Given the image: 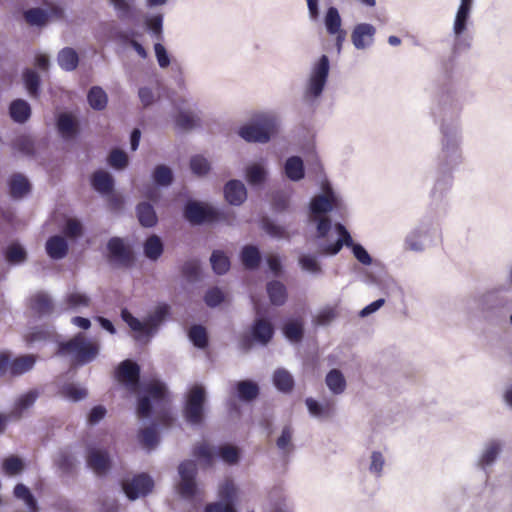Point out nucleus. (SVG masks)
Listing matches in <instances>:
<instances>
[{
  "label": "nucleus",
  "instance_id": "nucleus-1",
  "mask_svg": "<svg viewBox=\"0 0 512 512\" xmlns=\"http://www.w3.org/2000/svg\"><path fill=\"white\" fill-rule=\"evenodd\" d=\"M145 393L138 400L137 414L140 418L154 415V422L152 426L139 431L138 439L144 447L152 449L159 441L156 427H170L174 418L170 412V399L164 384L150 383L146 386Z\"/></svg>",
  "mask_w": 512,
  "mask_h": 512
},
{
  "label": "nucleus",
  "instance_id": "nucleus-2",
  "mask_svg": "<svg viewBox=\"0 0 512 512\" xmlns=\"http://www.w3.org/2000/svg\"><path fill=\"white\" fill-rule=\"evenodd\" d=\"M98 345L88 341L84 334L78 333L68 341L60 342L57 354L72 356L73 362L83 365L91 362L98 354Z\"/></svg>",
  "mask_w": 512,
  "mask_h": 512
},
{
  "label": "nucleus",
  "instance_id": "nucleus-3",
  "mask_svg": "<svg viewBox=\"0 0 512 512\" xmlns=\"http://www.w3.org/2000/svg\"><path fill=\"white\" fill-rule=\"evenodd\" d=\"M206 391L201 385H193L186 395L183 416L191 425H201L205 420Z\"/></svg>",
  "mask_w": 512,
  "mask_h": 512
},
{
  "label": "nucleus",
  "instance_id": "nucleus-4",
  "mask_svg": "<svg viewBox=\"0 0 512 512\" xmlns=\"http://www.w3.org/2000/svg\"><path fill=\"white\" fill-rule=\"evenodd\" d=\"M276 130V119L273 116L262 115L257 123L241 127L239 135L247 142L266 143Z\"/></svg>",
  "mask_w": 512,
  "mask_h": 512
},
{
  "label": "nucleus",
  "instance_id": "nucleus-5",
  "mask_svg": "<svg viewBox=\"0 0 512 512\" xmlns=\"http://www.w3.org/2000/svg\"><path fill=\"white\" fill-rule=\"evenodd\" d=\"M184 216L191 224L194 225L218 221H226L229 223L228 215L224 212L196 201H190L186 204Z\"/></svg>",
  "mask_w": 512,
  "mask_h": 512
},
{
  "label": "nucleus",
  "instance_id": "nucleus-6",
  "mask_svg": "<svg viewBox=\"0 0 512 512\" xmlns=\"http://www.w3.org/2000/svg\"><path fill=\"white\" fill-rule=\"evenodd\" d=\"M328 74L329 59L326 55H322L313 67L306 91L307 95L312 97L320 96L326 84Z\"/></svg>",
  "mask_w": 512,
  "mask_h": 512
},
{
  "label": "nucleus",
  "instance_id": "nucleus-7",
  "mask_svg": "<svg viewBox=\"0 0 512 512\" xmlns=\"http://www.w3.org/2000/svg\"><path fill=\"white\" fill-rule=\"evenodd\" d=\"M116 379L130 392L137 391L140 381V367L131 360H124L116 370Z\"/></svg>",
  "mask_w": 512,
  "mask_h": 512
},
{
  "label": "nucleus",
  "instance_id": "nucleus-8",
  "mask_svg": "<svg viewBox=\"0 0 512 512\" xmlns=\"http://www.w3.org/2000/svg\"><path fill=\"white\" fill-rule=\"evenodd\" d=\"M122 487L130 500H136L148 495L154 487V482L149 475L142 473L134 476L131 481L123 482Z\"/></svg>",
  "mask_w": 512,
  "mask_h": 512
},
{
  "label": "nucleus",
  "instance_id": "nucleus-9",
  "mask_svg": "<svg viewBox=\"0 0 512 512\" xmlns=\"http://www.w3.org/2000/svg\"><path fill=\"white\" fill-rule=\"evenodd\" d=\"M255 309L257 317L251 326V337L255 342L267 345L274 336V326L271 321L261 316L260 309L257 306Z\"/></svg>",
  "mask_w": 512,
  "mask_h": 512
},
{
  "label": "nucleus",
  "instance_id": "nucleus-10",
  "mask_svg": "<svg viewBox=\"0 0 512 512\" xmlns=\"http://www.w3.org/2000/svg\"><path fill=\"white\" fill-rule=\"evenodd\" d=\"M110 259L120 266L130 267L134 262L131 250L125 246L123 240L119 237H112L107 244Z\"/></svg>",
  "mask_w": 512,
  "mask_h": 512
},
{
  "label": "nucleus",
  "instance_id": "nucleus-11",
  "mask_svg": "<svg viewBox=\"0 0 512 512\" xmlns=\"http://www.w3.org/2000/svg\"><path fill=\"white\" fill-rule=\"evenodd\" d=\"M86 461L88 467L93 470L97 476H104L111 467L109 453L106 450L98 448H89Z\"/></svg>",
  "mask_w": 512,
  "mask_h": 512
},
{
  "label": "nucleus",
  "instance_id": "nucleus-12",
  "mask_svg": "<svg viewBox=\"0 0 512 512\" xmlns=\"http://www.w3.org/2000/svg\"><path fill=\"white\" fill-rule=\"evenodd\" d=\"M376 29L368 23L357 24L351 34V40L355 48L362 50L369 47L374 40Z\"/></svg>",
  "mask_w": 512,
  "mask_h": 512
},
{
  "label": "nucleus",
  "instance_id": "nucleus-13",
  "mask_svg": "<svg viewBox=\"0 0 512 512\" xmlns=\"http://www.w3.org/2000/svg\"><path fill=\"white\" fill-rule=\"evenodd\" d=\"M37 397L36 391H29L18 398L15 410L10 415L0 414V433L4 432L10 417L19 418L24 410L34 404Z\"/></svg>",
  "mask_w": 512,
  "mask_h": 512
},
{
  "label": "nucleus",
  "instance_id": "nucleus-14",
  "mask_svg": "<svg viewBox=\"0 0 512 512\" xmlns=\"http://www.w3.org/2000/svg\"><path fill=\"white\" fill-rule=\"evenodd\" d=\"M335 228L339 234V239L333 244L322 246L320 253L323 255H335L342 249L343 245L347 247L354 245L352 237L344 225L337 223Z\"/></svg>",
  "mask_w": 512,
  "mask_h": 512
},
{
  "label": "nucleus",
  "instance_id": "nucleus-15",
  "mask_svg": "<svg viewBox=\"0 0 512 512\" xmlns=\"http://www.w3.org/2000/svg\"><path fill=\"white\" fill-rule=\"evenodd\" d=\"M224 195L230 204L240 205L246 200L247 191L241 181L230 180L224 187Z\"/></svg>",
  "mask_w": 512,
  "mask_h": 512
},
{
  "label": "nucleus",
  "instance_id": "nucleus-16",
  "mask_svg": "<svg viewBox=\"0 0 512 512\" xmlns=\"http://www.w3.org/2000/svg\"><path fill=\"white\" fill-rule=\"evenodd\" d=\"M8 186L13 199H21L29 194L31 190L30 182L20 173H14L10 176Z\"/></svg>",
  "mask_w": 512,
  "mask_h": 512
},
{
  "label": "nucleus",
  "instance_id": "nucleus-17",
  "mask_svg": "<svg viewBox=\"0 0 512 512\" xmlns=\"http://www.w3.org/2000/svg\"><path fill=\"white\" fill-rule=\"evenodd\" d=\"M335 205V197L332 193L315 196L310 203L312 219H318L322 214L329 212Z\"/></svg>",
  "mask_w": 512,
  "mask_h": 512
},
{
  "label": "nucleus",
  "instance_id": "nucleus-18",
  "mask_svg": "<svg viewBox=\"0 0 512 512\" xmlns=\"http://www.w3.org/2000/svg\"><path fill=\"white\" fill-rule=\"evenodd\" d=\"M45 247L49 257L55 260L63 259L68 253V243L64 237L59 235L51 236Z\"/></svg>",
  "mask_w": 512,
  "mask_h": 512
},
{
  "label": "nucleus",
  "instance_id": "nucleus-19",
  "mask_svg": "<svg viewBox=\"0 0 512 512\" xmlns=\"http://www.w3.org/2000/svg\"><path fill=\"white\" fill-rule=\"evenodd\" d=\"M9 115L16 123H25L31 116V107L23 99H16L10 103Z\"/></svg>",
  "mask_w": 512,
  "mask_h": 512
},
{
  "label": "nucleus",
  "instance_id": "nucleus-20",
  "mask_svg": "<svg viewBox=\"0 0 512 512\" xmlns=\"http://www.w3.org/2000/svg\"><path fill=\"white\" fill-rule=\"evenodd\" d=\"M305 403L310 414L321 419H328L332 417L335 411L334 403L332 401L318 403L313 398H307Z\"/></svg>",
  "mask_w": 512,
  "mask_h": 512
},
{
  "label": "nucleus",
  "instance_id": "nucleus-21",
  "mask_svg": "<svg viewBox=\"0 0 512 512\" xmlns=\"http://www.w3.org/2000/svg\"><path fill=\"white\" fill-rule=\"evenodd\" d=\"M120 20H134L138 10L134 0H110Z\"/></svg>",
  "mask_w": 512,
  "mask_h": 512
},
{
  "label": "nucleus",
  "instance_id": "nucleus-22",
  "mask_svg": "<svg viewBox=\"0 0 512 512\" xmlns=\"http://www.w3.org/2000/svg\"><path fill=\"white\" fill-rule=\"evenodd\" d=\"M91 184L96 191L102 194H108L112 192L114 187L112 176L103 170L96 171L92 175Z\"/></svg>",
  "mask_w": 512,
  "mask_h": 512
},
{
  "label": "nucleus",
  "instance_id": "nucleus-23",
  "mask_svg": "<svg viewBox=\"0 0 512 512\" xmlns=\"http://www.w3.org/2000/svg\"><path fill=\"white\" fill-rule=\"evenodd\" d=\"M57 128L59 133L65 139L73 138L78 131V125L72 115L61 113L57 120Z\"/></svg>",
  "mask_w": 512,
  "mask_h": 512
},
{
  "label": "nucleus",
  "instance_id": "nucleus-24",
  "mask_svg": "<svg viewBox=\"0 0 512 512\" xmlns=\"http://www.w3.org/2000/svg\"><path fill=\"white\" fill-rule=\"evenodd\" d=\"M243 266L248 270L257 269L261 262L259 249L254 245H246L242 248L240 254Z\"/></svg>",
  "mask_w": 512,
  "mask_h": 512
},
{
  "label": "nucleus",
  "instance_id": "nucleus-25",
  "mask_svg": "<svg viewBox=\"0 0 512 512\" xmlns=\"http://www.w3.org/2000/svg\"><path fill=\"white\" fill-rule=\"evenodd\" d=\"M139 223L143 227H153L157 224L158 218L153 206L147 202H141L136 207Z\"/></svg>",
  "mask_w": 512,
  "mask_h": 512
},
{
  "label": "nucleus",
  "instance_id": "nucleus-26",
  "mask_svg": "<svg viewBox=\"0 0 512 512\" xmlns=\"http://www.w3.org/2000/svg\"><path fill=\"white\" fill-rule=\"evenodd\" d=\"M267 293L270 302L275 306H282L287 299V290L283 283L274 280L267 284Z\"/></svg>",
  "mask_w": 512,
  "mask_h": 512
},
{
  "label": "nucleus",
  "instance_id": "nucleus-27",
  "mask_svg": "<svg viewBox=\"0 0 512 512\" xmlns=\"http://www.w3.org/2000/svg\"><path fill=\"white\" fill-rule=\"evenodd\" d=\"M57 61L63 70L73 71L78 66L79 57L73 48L65 47L58 53Z\"/></svg>",
  "mask_w": 512,
  "mask_h": 512
},
{
  "label": "nucleus",
  "instance_id": "nucleus-28",
  "mask_svg": "<svg viewBox=\"0 0 512 512\" xmlns=\"http://www.w3.org/2000/svg\"><path fill=\"white\" fill-rule=\"evenodd\" d=\"M286 176L292 181H299L304 177V164L299 156L289 157L284 166Z\"/></svg>",
  "mask_w": 512,
  "mask_h": 512
},
{
  "label": "nucleus",
  "instance_id": "nucleus-29",
  "mask_svg": "<svg viewBox=\"0 0 512 512\" xmlns=\"http://www.w3.org/2000/svg\"><path fill=\"white\" fill-rule=\"evenodd\" d=\"M325 382L333 394H341L346 389V380L342 372L338 369L330 370L326 375Z\"/></svg>",
  "mask_w": 512,
  "mask_h": 512
},
{
  "label": "nucleus",
  "instance_id": "nucleus-30",
  "mask_svg": "<svg viewBox=\"0 0 512 512\" xmlns=\"http://www.w3.org/2000/svg\"><path fill=\"white\" fill-rule=\"evenodd\" d=\"M30 307L39 315H47L52 312L53 303L48 295L38 293L31 298Z\"/></svg>",
  "mask_w": 512,
  "mask_h": 512
},
{
  "label": "nucleus",
  "instance_id": "nucleus-31",
  "mask_svg": "<svg viewBox=\"0 0 512 512\" xmlns=\"http://www.w3.org/2000/svg\"><path fill=\"white\" fill-rule=\"evenodd\" d=\"M87 100L89 105L94 110H104L108 103V97L106 92L99 86H93L88 94H87Z\"/></svg>",
  "mask_w": 512,
  "mask_h": 512
},
{
  "label": "nucleus",
  "instance_id": "nucleus-32",
  "mask_svg": "<svg viewBox=\"0 0 512 512\" xmlns=\"http://www.w3.org/2000/svg\"><path fill=\"white\" fill-rule=\"evenodd\" d=\"M163 250V243L157 235L149 236L144 242V254L150 260L159 259Z\"/></svg>",
  "mask_w": 512,
  "mask_h": 512
},
{
  "label": "nucleus",
  "instance_id": "nucleus-33",
  "mask_svg": "<svg viewBox=\"0 0 512 512\" xmlns=\"http://www.w3.org/2000/svg\"><path fill=\"white\" fill-rule=\"evenodd\" d=\"M35 364V357L33 355H24L14 359L9 366L12 375H21L30 369Z\"/></svg>",
  "mask_w": 512,
  "mask_h": 512
},
{
  "label": "nucleus",
  "instance_id": "nucleus-34",
  "mask_svg": "<svg viewBox=\"0 0 512 512\" xmlns=\"http://www.w3.org/2000/svg\"><path fill=\"white\" fill-rule=\"evenodd\" d=\"M169 314V306L167 304H161L156 307L155 311L146 319V324L149 328L150 336L157 330L160 323Z\"/></svg>",
  "mask_w": 512,
  "mask_h": 512
},
{
  "label": "nucleus",
  "instance_id": "nucleus-35",
  "mask_svg": "<svg viewBox=\"0 0 512 512\" xmlns=\"http://www.w3.org/2000/svg\"><path fill=\"white\" fill-rule=\"evenodd\" d=\"M238 397L243 401H252L259 394V387L250 380H243L237 383Z\"/></svg>",
  "mask_w": 512,
  "mask_h": 512
},
{
  "label": "nucleus",
  "instance_id": "nucleus-36",
  "mask_svg": "<svg viewBox=\"0 0 512 512\" xmlns=\"http://www.w3.org/2000/svg\"><path fill=\"white\" fill-rule=\"evenodd\" d=\"M273 382L276 388L282 392H290L294 386L292 375L285 369H278L274 372Z\"/></svg>",
  "mask_w": 512,
  "mask_h": 512
},
{
  "label": "nucleus",
  "instance_id": "nucleus-37",
  "mask_svg": "<svg viewBox=\"0 0 512 512\" xmlns=\"http://www.w3.org/2000/svg\"><path fill=\"white\" fill-rule=\"evenodd\" d=\"M121 317L131 328V330L139 333L140 335L150 337L149 328L148 325L146 324V320L141 322L139 319L134 317L127 309H122Z\"/></svg>",
  "mask_w": 512,
  "mask_h": 512
},
{
  "label": "nucleus",
  "instance_id": "nucleus-38",
  "mask_svg": "<svg viewBox=\"0 0 512 512\" xmlns=\"http://www.w3.org/2000/svg\"><path fill=\"white\" fill-rule=\"evenodd\" d=\"M174 122L178 129L187 131L193 129L198 125L199 118L194 116L189 111L180 110L174 117Z\"/></svg>",
  "mask_w": 512,
  "mask_h": 512
},
{
  "label": "nucleus",
  "instance_id": "nucleus-39",
  "mask_svg": "<svg viewBox=\"0 0 512 512\" xmlns=\"http://www.w3.org/2000/svg\"><path fill=\"white\" fill-rule=\"evenodd\" d=\"M55 465L64 475H73L75 472V459L66 451L59 452Z\"/></svg>",
  "mask_w": 512,
  "mask_h": 512
},
{
  "label": "nucleus",
  "instance_id": "nucleus-40",
  "mask_svg": "<svg viewBox=\"0 0 512 512\" xmlns=\"http://www.w3.org/2000/svg\"><path fill=\"white\" fill-rule=\"evenodd\" d=\"M210 261L213 271L218 275L225 274L230 268V260L222 251H213Z\"/></svg>",
  "mask_w": 512,
  "mask_h": 512
},
{
  "label": "nucleus",
  "instance_id": "nucleus-41",
  "mask_svg": "<svg viewBox=\"0 0 512 512\" xmlns=\"http://www.w3.org/2000/svg\"><path fill=\"white\" fill-rule=\"evenodd\" d=\"M23 80L30 96L38 97L40 88V77L38 73L32 69H26L23 72Z\"/></svg>",
  "mask_w": 512,
  "mask_h": 512
},
{
  "label": "nucleus",
  "instance_id": "nucleus-42",
  "mask_svg": "<svg viewBox=\"0 0 512 512\" xmlns=\"http://www.w3.org/2000/svg\"><path fill=\"white\" fill-rule=\"evenodd\" d=\"M188 336L196 347L204 349L208 346L207 332L202 325L191 326L188 332Z\"/></svg>",
  "mask_w": 512,
  "mask_h": 512
},
{
  "label": "nucleus",
  "instance_id": "nucleus-43",
  "mask_svg": "<svg viewBox=\"0 0 512 512\" xmlns=\"http://www.w3.org/2000/svg\"><path fill=\"white\" fill-rule=\"evenodd\" d=\"M283 333L290 341L299 342L304 334L303 324L298 320L289 321L285 323Z\"/></svg>",
  "mask_w": 512,
  "mask_h": 512
},
{
  "label": "nucleus",
  "instance_id": "nucleus-44",
  "mask_svg": "<svg viewBox=\"0 0 512 512\" xmlns=\"http://www.w3.org/2000/svg\"><path fill=\"white\" fill-rule=\"evenodd\" d=\"M24 18L29 25L43 26L48 21L47 13L41 8H31L24 12Z\"/></svg>",
  "mask_w": 512,
  "mask_h": 512
},
{
  "label": "nucleus",
  "instance_id": "nucleus-45",
  "mask_svg": "<svg viewBox=\"0 0 512 512\" xmlns=\"http://www.w3.org/2000/svg\"><path fill=\"white\" fill-rule=\"evenodd\" d=\"M325 25L329 34H335L341 29V17L335 7H330L327 10L325 17Z\"/></svg>",
  "mask_w": 512,
  "mask_h": 512
},
{
  "label": "nucleus",
  "instance_id": "nucleus-46",
  "mask_svg": "<svg viewBox=\"0 0 512 512\" xmlns=\"http://www.w3.org/2000/svg\"><path fill=\"white\" fill-rule=\"evenodd\" d=\"M12 147L27 156H32L35 153L34 142L29 136L26 135H21L14 139Z\"/></svg>",
  "mask_w": 512,
  "mask_h": 512
},
{
  "label": "nucleus",
  "instance_id": "nucleus-47",
  "mask_svg": "<svg viewBox=\"0 0 512 512\" xmlns=\"http://www.w3.org/2000/svg\"><path fill=\"white\" fill-rule=\"evenodd\" d=\"M6 259L9 263H21L26 260L27 253L19 244H11L5 252Z\"/></svg>",
  "mask_w": 512,
  "mask_h": 512
},
{
  "label": "nucleus",
  "instance_id": "nucleus-48",
  "mask_svg": "<svg viewBox=\"0 0 512 512\" xmlns=\"http://www.w3.org/2000/svg\"><path fill=\"white\" fill-rule=\"evenodd\" d=\"M61 394L72 401H79L87 396V390L71 383L62 387Z\"/></svg>",
  "mask_w": 512,
  "mask_h": 512
},
{
  "label": "nucleus",
  "instance_id": "nucleus-49",
  "mask_svg": "<svg viewBox=\"0 0 512 512\" xmlns=\"http://www.w3.org/2000/svg\"><path fill=\"white\" fill-rule=\"evenodd\" d=\"M193 455L203 460L206 465H212L214 459V451L207 443H199L193 449Z\"/></svg>",
  "mask_w": 512,
  "mask_h": 512
},
{
  "label": "nucleus",
  "instance_id": "nucleus-50",
  "mask_svg": "<svg viewBox=\"0 0 512 512\" xmlns=\"http://www.w3.org/2000/svg\"><path fill=\"white\" fill-rule=\"evenodd\" d=\"M153 179L157 184L167 186L172 183V171L165 165H158L154 169Z\"/></svg>",
  "mask_w": 512,
  "mask_h": 512
},
{
  "label": "nucleus",
  "instance_id": "nucleus-51",
  "mask_svg": "<svg viewBox=\"0 0 512 512\" xmlns=\"http://www.w3.org/2000/svg\"><path fill=\"white\" fill-rule=\"evenodd\" d=\"M219 456L225 463L234 465L239 460V449L232 445H223L219 448Z\"/></svg>",
  "mask_w": 512,
  "mask_h": 512
},
{
  "label": "nucleus",
  "instance_id": "nucleus-52",
  "mask_svg": "<svg viewBox=\"0 0 512 512\" xmlns=\"http://www.w3.org/2000/svg\"><path fill=\"white\" fill-rule=\"evenodd\" d=\"M190 168L194 174L202 176L208 173L210 164L203 156L195 155L190 160Z\"/></svg>",
  "mask_w": 512,
  "mask_h": 512
},
{
  "label": "nucleus",
  "instance_id": "nucleus-53",
  "mask_svg": "<svg viewBox=\"0 0 512 512\" xmlns=\"http://www.w3.org/2000/svg\"><path fill=\"white\" fill-rule=\"evenodd\" d=\"M247 180L251 185H258L264 182L266 172L260 165L249 166L246 171Z\"/></svg>",
  "mask_w": 512,
  "mask_h": 512
},
{
  "label": "nucleus",
  "instance_id": "nucleus-54",
  "mask_svg": "<svg viewBox=\"0 0 512 512\" xmlns=\"http://www.w3.org/2000/svg\"><path fill=\"white\" fill-rule=\"evenodd\" d=\"M108 163L116 169H123L128 164V157L124 151L113 149L109 154Z\"/></svg>",
  "mask_w": 512,
  "mask_h": 512
},
{
  "label": "nucleus",
  "instance_id": "nucleus-55",
  "mask_svg": "<svg viewBox=\"0 0 512 512\" xmlns=\"http://www.w3.org/2000/svg\"><path fill=\"white\" fill-rule=\"evenodd\" d=\"M470 11L468 9L459 8L454 21V33L459 36L465 30L467 26V21L469 19Z\"/></svg>",
  "mask_w": 512,
  "mask_h": 512
},
{
  "label": "nucleus",
  "instance_id": "nucleus-56",
  "mask_svg": "<svg viewBox=\"0 0 512 512\" xmlns=\"http://www.w3.org/2000/svg\"><path fill=\"white\" fill-rule=\"evenodd\" d=\"M182 275L189 281L197 280L200 274V264L198 260H189L185 262L181 269Z\"/></svg>",
  "mask_w": 512,
  "mask_h": 512
},
{
  "label": "nucleus",
  "instance_id": "nucleus-57",
  "mask_svg": "<svg viewBox=\"0 0 512 512\" xmlns=\"http://www.w3.org/2000/svg\"><path fill=\"white\" fill-rule=\"evenodd\" d=\"M24 465L20 458L16 456H10L3 462V470L8 475H16L20 473Z\"/></svg>",
  "mask_w": 512,
  "mask_h": 512
},
{
  "label": "nucleus",
  "instance_id": "nucleus-58",
  "mask_svg": "<svg viewBox=\"0 0 512 512\" xmlns=\"http://www.w3.org/2000/svg\"><path fill=\"white\" fill-rule=\"evenodd\" d=\"M236 487L231 480H226L219 488V497L224 503H233Z\"/></svg>",
  "mask_w": 512,
  "mask_h": 512
},
{
  "label": "nucleus",
  "instance_id": "nucleus-59",
  "mask_svg": "<svg viewBox=\"0 0 512 512\" xmlns=\"http://www.w3.org/2000/svg\"><path fill=\"white\" fill-rule=\"evenodd\" d=\"M178 490L183 498H193L197 492L195 479H181Z\"/></svg>",
  "mask_w": 512,
  "mask_h": 512
},
{
  "label": "nucleus",
  "instance_id": "nucleus-60",
  "mask_svg": "<svg viewBox=\"0 0 512 512\" xmlns=\"http://www.w3.org/2000/svg\"><path fill=\"white\" fill-rule=\"evenodd\" d=\"M500 452V444L496 441L490 442L481 457L482 465H490L497 458Z\"/></svg>",
  "mask_w": 512,
  "mask_h": 512
},
{
  "label": "nucleus",
  "instance_id": "nucleus-61",
  "mask_svg": "<svg viewBox=\"0 0 512 512\" xmlns=\"http://www.w3.org/2000/svg\"><path fill=\"white\" fill-rule=\"evenodd\" d=\"M299 264L301 268L305 271L318 274L321 273V266L317 262L316 258L311 255H302L299 258Z\"/></svg>",
  "mask_w": 512,
  "mask_h": 512
},
{
  "label": "nucleus",
  "instance_id": "nucleus-62",
  "mask_svg": "<svg viewBox=\"0 0 512 512\" xmlns=\"http://www.w3.org/2000/svg\"><path fill=\"white\" fill-rule=\"evenodd\" d=\"M14 495L25 501V503L30 507L34 508L36 506V501L31 494L30 490L23 484H17L14 488Z\"/></svg>",
  "mask_w": 512,
  "mask_h": 512
},
{
  "label": "nucleus",
  "instance_id": "nucleus-63",
  "mask_svg": "<svg viewBox=\"0 0 512 512\" xmlns=\"http://www.w3.org/2000/svg\"><path fill=\"white\" fill-rule=\"evenodd\" d=\"M223 300L224 294L217 287L209 289L204 296V301L209 307H216L222 303Z\"/></svg>",
  "mask_w": 512,
  "mask_h": 512
},
{
  "label": "nucleus",
  "instance_id": "nucleus-64",
  "mask_svg": "<svg viewBox=\"0 0 512 512\" xmlns=\"http://www.w3.org/2000/svg\"><path fill=\"white\" fill-rule=\"evenodd\" d=\"M179 474L181 479H195L197 468L195 462L192 460L183 461L179 465Z\"/></svg>",
  "mask_w": 512,
  "mask_h": 512
}]
</instances>
